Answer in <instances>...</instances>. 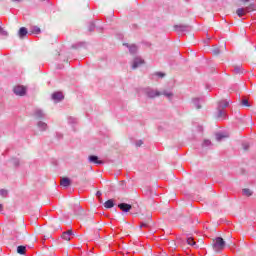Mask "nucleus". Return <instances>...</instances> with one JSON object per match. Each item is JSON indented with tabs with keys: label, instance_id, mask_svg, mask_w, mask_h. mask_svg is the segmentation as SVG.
I'll use <instances>...</instances> for the list:
<instances>
[{
	"label": "nucleus",
	"instance_id": "1",
	"mask_svg": "<svg viewBox=\"0 0 256 256\" xmlns=\"http://www.w3.org/2000/svg\"><path fill=\"white\" fill-rule=\"evenodd\" d=\"M229 107V101L227 100H221L218 102V119H226L227 118V112H225V109Z\"/></svg>",
	"mask_w": 256,
	"mask_h": 256
},
{
	"label": "nucleus",
	"instance_id": "2",
	"mask_svg": "<svg viewBox=\"0 0 256 256\" xmlns=\"http://www.w3.org/2000/svg\"><path fill=\"white\" fill-rule=\"evenodd\" d=\"M212 246H213L214 251L219 253V251H223V249H225V240H223L221 237H217L213 241V245Z\"/></svg>",
	"mask_w": 256,
	"mask_h": 256
},
{
	"label": "nucleus",
	"instance_id": "3",
	"mask_svg": "<svg viewBox=\"0 0 256 256\" xmlns=\"http://www.w3.org/2000/svg\"><path fill=\"white\" fill-rule=\"evenodd\" d=\"M144 93L149 97L150 99H153V97H159L161 95V92L157 90H153L152 88H146L144 90Z\"/></svg>",
	"mask_w": 256,
	"mask_h": 256
},
{
	"label": "nucleus",
	"instance_id": "4",
	"mask_svg": "<svg viewBox=\"0 0 256 256\" xmlns=\"http://www.w3.org/2000/svg\"><path fill=\"white\" fill-rule=\"evenodd\" d=\"M13 92L15 93V95H19L20 97H23V95L27 93V89H25V87L23 86H16L14 87Z\"/></svg>",
	"mask_w": 256,
	"mask_h": 256
},
{
	"label": "nucleus",
	"instance_id": "5",
	"mask_svg": "<svg viewBox=\"0 0 256 256\" xmlns=\"http://www.w3.org/2000/svg\"><path fill=\"white\" fill-rule=\"evenodd\" d=\"M63 99H65L63 92H54L52 94V100L56 101V103H59V101H63Z\"/></svg>",
	"mask_w": 256,
	"mask_h": 256
},
{
	"label": "nucleus",
	"instance_id": "6",
	"mask_svg": "<svg viewBox=\"0 0 256 256\" xmlns=\"http://www.w3.org/2000/svg\"><path fill=\"white\" fill-rule=\"evenodd\" d=\"M143 63H145V60H143V58L141 57L134 58L132 62V69H137V67H139L140 65H143Z\"/></svg>",
	"mask_w": 256,
	"mask_h": 256
},
{
	"label": "nucleus",
	"instance_id": "7",
	"mask_svg": "<svg viewBox=\"0 0 256 256\" xmlns=\"http://www.w3.org/2000/svg\"><path fill=\"white\" fill-rule=\"evenodd\" d=\"M118 207L124 213H129V211L131 209H133V206H131L130 204H127V203H120V204H118Z\"/></svg>",
	"mask_w": 256,
	"mask_h": 256
},
{
	"label": "nucleus",
	"instance_id": "8",
	"mask_svg": "<svg viewBox=\"0 0 256 256\" xmlns=\"http://www.w3.org/2000/svg\"><path fill=\"white\" fill-rule=\"evenodd\" d=\"M174 29H175V31H177L178 33H183V32H185V31H187V29H189V26L180 24V25H175V26H174Z\"/></svg>",
	"mask_w": 256,
	"mask_h": 256
},
{
	"label": "nucleus",
	"instance_id": "9",
	"mask_svg": "<svg viewBox=\"0 0 256 256\" xmlns=\"http://www.w3.org/2000/svg\"><path fill=\"white\" fill-rule=\"evenodd\" d=\"M90 163H95L96 165H103V161L99 160V157L95 155L89 156Z\"/></svg>",
	"mask_w": 256,
	"mask_h": 256
},
{
	"label": "nucleus",
	"instance_id": "10",
	"mask_svg": "<svg viewBox=\"0 0 256 256\" xmlns=\"http://www.w3.org/2000/svg\"><path fill=\"white\" fill-rule=\"evenodd\" d=\"M27 33H29V31L27 30V28L21 27V28L19 29L18 36H19L20 39H25V37L27 36Z\"/></svg>",
	"mask_w": 256,
	"mask_h": 256
},
{
	"label": "nucleus",
	"instance_id": "11",
	"mask_svg": "<svg viewBox=\"0 0 256 256\" xmlns=\"http://www.w3.org/2000/svg\"><path fill=\"white\" fill-rule=\"evenodd\" d=\"M71 235H73V231L68 230V231L62 233V239H64V241H71Z\"/></svg>",
	"mask_w": 256,
	"mask_h": 256
},
{
	"label": "nucleus",
	"instance_id": "12",
	"mask_svg": "<svg viewBox=\"0 0 256 256\" xmlns=\"http://www.w3.org/2000/svg\"><path fill=\"white\" fill-rule=\"evenodd\" d=\"M34 116L37 117V119H43L45 118V113L41 109H36L34 111Z\"/></svg>",
	"mask_w": 256,
	"mask_h": 256
},
{
	"label": "nucleus",
	"instance_id": "13",
	"mask_svg": "<svg viewBox=\"0 0 256 256\" xmlns=\"http://www.w3.org/2000/svg\"><path fill=\"white\" fill-rule=\"evenodd\" d=\"M124 45H125V47H128V49L132 55H135V53H137V45H135V44H132V45L124 44Z\"/></svg>",
	"mask_w": 256,
	"mask_h": 256
},
{
	"label": "nucleus",
	"instance_id": "14",
	"mask_svg": "<svg viewBox=\"0 0 256 256\" xmlns=\"http://www.w3.org/2000/svg\"><path fill=\"white\" fill-rule=\"evenodd\" d=\"M104 207H105L106 209H113V207H115V202L113 201V199L107 200V201L104 203Z\"/></svg>",
	"mask_w": 256,
	"mask_h": 256
},
{
	"label": "nucleus",
	"instance_id": "15",
	"mask_svg": "<svg viewBox=\"0 0 256 256\" xmlns=\"http://www.w3.org/2000/svg\"><path fill=\"white\" fill-rule=\"evenodd\" d=\"M37 127H38V129H40L41 131H47V128H48L47 123H45V122H43V121H39V122L37 123Z\"/></svg>",
	"mask_w": 256,
	"mask_h": 256
},
{
	"label": "nucleus",
	"instance_id": "16",
	"mask_svg": "<svg viewBox=\"0 0 256 256\" xmlns=\"http://www.w3.org/2000/svg\"><path fill=\"white\" fill-rule=\"evenodd\" d=\"M60 185H62V187H69V185H71V180L69 178H62Z\"/></svg>",
	"mask_w": 256,
	"mask_h": 256
},
{
	"label": "nucleus",
	"instance_id": "17",
	"mask_svg": "<svg viewBox=\"0 0 256 256\" xmlns=\"http://www.w3.org/2000/svg\"><path fill=\"white\" fill-rule=\"evenodd\" d=\"M74 213L75 215H81L83 213V208H81V205L79 204L74 205Z\"/></svg>",
	"mask_w": 256,
	"mask_h": 256
},
{
	"label": "nucleus",
	"instance_id": "18",
	"mask_svg": "<svg viewBox=\"0 0 256 256\" xmlns=\"http://www.w3.org/2000/svg\"><path fill=\"white\" fill-rule=\"evenodd\" d=\"M227 137H229V135L224 134V133H216V140L217 141H223V139H227Z\"/></svg>",
	"mask_w": 256,
	"mask_h": 256
},
{
	"label": "nucleus",
	"instance_id": "19",
	"mask_svg": "<svg viewBox=\"0 0 256 256\" xmlns=\"http://www.w3.org/2000/svg\"><path fill=\"white\" fill-rule=\"evenodd\" d=\"M26 252H27V247L23 245L17 247V253H19V255H25Z\"/></svg>",
	"mask_w": 256,
	"mask_h": 256
},
{
	"label": "nucleus",
	"instance_id": "20",
	"mask_svg": "<svg viewBox=\"0 0 256 256\" xmlns=\"http://www.w3.org/2000/svg\"><path fill=\"white\" fill-rule=\"evenodd\" d=\"M236 14L238 17H244V15H247V12L245 11V8H238Z\"/></svg>",
	"mask_w": 256,
	"mask_h": 256
},
{
	"label": "nucleus",
	"instance_id": "21",
	"mask_svg": "<svg viewBox=\"0 0 256 256\" xmlns=\"http://www.w3.org/2000/svg\"><path fill=\"white\" fill-rule=\"evenodd\" d=\"M30 32L34 35H39V33H41V28L37 26H32Z\"/></svg>",
	"mask_w": 256,
	"mask_h": 256
},
{
	"label": "nucleus",
	"instance_id": "22",
	"mask_svg": "<svg viewBox=\"0 0 256 256\" xmlns=\"http://www.w3.org/2000/svg\"><path fill=\"white\" fill-rule=\"evenodd\" d=\"M192 101L196 109H201V100L199 98H194Z\"/></svg>",
	"mask_w": 256,
	"mask_h": 256
},
{
	"label": "nucleus",
	"instance_id": "23",
	"mask_svg": "<svg viewBox=\"0 0 256 256\" xmlns=\"http://www.w3.org/2000/svg\"><path fill=\"white\" fill-rule=\"evenodd\" d=\"M242 195H245L246 197H251V195H253V192L249 188H244L242 190Z\"/></svg>",
	"mask_w": 256,
	"mask_h": 256
},
{
	"label": "nucleus",
	"instance_id": "24",
	"mask_svg": "<svg viewBox=\"0 0 256 256\" xmlns=\"http://www.w3.org/2000/svg\"><path fill=\"white\" fill-rule=\"evenodd\" d=\"M246 13H251L252 11H255V4H250L247 7L244 8Z\"/></svg>",
	"mask_w": 256,
	"mask_h": 256
},
{
	"label": "nucleus",
	"instance_id": "25",
	"mask_svg": "<svg viewBox=\"0 0 256 256\" xmlns=\"http://www.w3.org/2000/svg\"><path fill=\"white\" fill-rule=\"evenodd\" d=\"M234 73L236 75H241L243 73V67H241V66H234Z\"/></svg>",
	"mask_w": 256,
	"mask_h": 256
},
{
	"label": "nucleus",
	"instance_id": "26",
	"mask_svg": "<svg viewBox=\"0 0 256 256\" xmlns=\"http://www.w3.org/2000/svg\"><path fill=\"white\" fill-rule=\"evenodd\" d=\"M241 104H242L244 107H251V103H249V100H248L247 98H242Z\"/></svg>",
	"mask_w": 256,
	"mask_h": 256
},
{
	"label": "nucleus",
	"instance_id": "27",
	"mask_svg": "<svg viewBox=\"0 0 256 256\" xmlns=\"http://www.w3.org/2000/svg\"><path fill=\"white\" fill-rule=\"evenodd\" d=\"M187 243H188L191 247H195V245H197V243L195 242V240L193 239V237H188V238H187Z\"/></svg>",
	"mask_w": 256,
	"mask_h": 256
},
{
	"label": "nucleus",
	"instance_id": "28",
	"mask_svg": "<svg viewBox=\"0 0 256 256\" xmlns=\"http://www.w3.org/2000/svg\"><path fill=\"white\" fill-rule=\"evenodd\" d=\"M162 95H164L165 97H167L168 99H171V97H173V94L171 92L168 91H164L162 93Z\"/></svg>",
	"mask_w": 256,
	"mask_h": 256
},
{
	"label": "nucleus",
	"instance_id": "29",
	"mask_svg": "<svg viewBox=\"0 0 256 256\" xmlns=\"http://www.w3.org/2000/svg\"><path fill=\"white\" fill-rule=\"evenodd\" d=\"M0 195L2 197H7V195H9V192L7 190H5V189H1L0 190Z\"/></svg>",
	"mask_w": 256,
	"mask_h": 256
},
{
	"label": "nucleus",
	"instance_id": "30",
	"mask_svg": "<svg viewBox=\"0 0 256 256\" xmlns=\"http://www.w3.org/2000/svg\"><path fill=\"white\" fill-rule=\"evenodd\" d=\"M89 31H95V23L91 22L88 26Z\"/></svg>",
	"mask_w": 256,
	"mask_h": 256
},
{
	"label": "nucleus",
	"instance_id": "31",
	"mask_svg": "<svg viewBox=\"0 0 256 256\" xmlns=\"http://www.w3.org/2000/svg\"><path fill=\"white\" fill-rule=\"evenodd\" d=\"M209 145H211V141L210 140H204L203 147H209Z\"/></svg>",
	"mask_w": 256,
	"mask_h": 256
},
{
	"label": "nucleus",
	"instance_id": "32",
	"mask_svg": "<svg viewBox=\"0 0 256 256\" xmlns=\"http://www.w3.org/2000/svg\"><path fill=\"white\" fill-rule=\"evenodd\" d=\"M13 165H14L15 167H19V159H14V160H13Z\"/></svg>",
	"mask_w": 256,
	"mask_h": 256
},
{
	"label": "nucleus",
	"instance_id": "33",
	"mask_svg": "<svg viewBox=\"0 0 256 256\" xmlns=\"http://www.w3.org/2000/svg\"><path fill=\"white\" fill-rule=\"evenodd\" d=\"M0 35H7V31L3 30V28L0 26Z\"/></svg>",
	"mask_w": 256,
	"mask_h": 256
},
{
	"label": "nucleus",
	"instance_id": "34",
	"mask_svg": "<svg viewBox=\"0 0 256 256\" xmlns=\"http://www.w3.org/2000/svg\"><path fill=\"white\" fill-rule=\"evenodd\" d=\"M141 145H143V140H138L136 142V147H141Z\"/></svg>",
	"mask_w": 256,
	"mask_h": 256
},
{
	"label": "nucleus",
	"instance_id": "35",
	"mask_svg": "<svg viewBox=\"0 0 256 256\" xmlns=\"http://www.w3.org/2000/svg\"><path fill=\"white\" fill-rule=\"evenodd\" d=\"M242 147H243L244 151H247V149H249V144L244 143V144H242Z\"/></svg>",
	"mask_w": 256,
	"mask_h": 256
},
{
	"label": "nucleus",
	"instance_id": "36",
	"mask_svg": "<svg viewBox=\"0 0 256 256\" xmlns=\"http://www.w3.org/2000/svg\"><path fill=\"white\" fill-rule=\"evenodd\" d=\"M156 75L158 77H162V78L165 77V73H163V72H157Z\"/></svg>",
	"mask_w": 256,
	"mask_h": 256
},
{
	"label": "nucleus",
	"instance_id": "37",
	"mask_svg": "<svg viewBox=\"0 0 256 256\" xmlns=\"http://www.w3.org/2000/svg\"><path fill=\"white\" fill-rule=\"evenodd\" d=\"M69 123H77V119L75 118H69Z\"/></svg>",
	"mask_w": 256,
	"mask_h": 256
},
{
	"label": "nucleus",
	"instance_id": "38",
	"mask_svg": "<svg viewBox=\"0 0 256 256\" xmlns=\"http://www.w3.org/2000/svg\"><path fill=\"white\" fill-rule=\"evenodd\" d=\"M143 227L147 228V227H149V224H147V223H141L140 228L143 229Z\"/></svg>",
	"mask_w": 256,
	"mask_h": 256
},
{
	"label": "nucleus",
	"instance_id": "39",
	"mask_svg": "<svg viewBox=\"0 0 256 256\" xmlns=\"http://www.w3.org/2000/svg\"><path fill=\"white\" fill-rule=\"evenodd\" d=\"M96 197H101V191H97Z\"/></svg>",
	"mask_w": 256,
	"mask_h": 256
},
{
	"label": "nucleus",
	"instance_id": "40",
	"mask_svg": "<svg viewBox=\"0 0 256 256\" xmlns=\"http://www.w3.org/2000/svg\"><path fill=\"white\" fill-rule=\"evenodd\" d=\"M242 1V3H249V1H251V0H241Z\"/></svg>",
	"mask_w": 256,
	"mask_h": 256
},
{
	"label": "nucleus",
	"instance_id": "41",
	"mask_svg": "<svg viewBox=\"0 0 256 256\" xmlns=\"http://www.w3.org/2000/svg\"><path fill=\"white\" fill-rule=\"evenodd\" d=\"M3 211V204H0V213Z\"/></svg>",
	"mask_w": 256,
	"mask_h": 256
},
{
	"label": "nucleus",
	"instance_id": "42",
	"mask_svg": "<svg viewBox=\"0 0 256 256\" xmlns=\"http://www.w3.org/2000/svg\"><path fill=\"white\" fill-rule=\"evenodd\" d=\"M14 1H21V0H14Z\"/></svg>",
	"mask_w": 256,
	"mask_h": 256
}]
</instances>
